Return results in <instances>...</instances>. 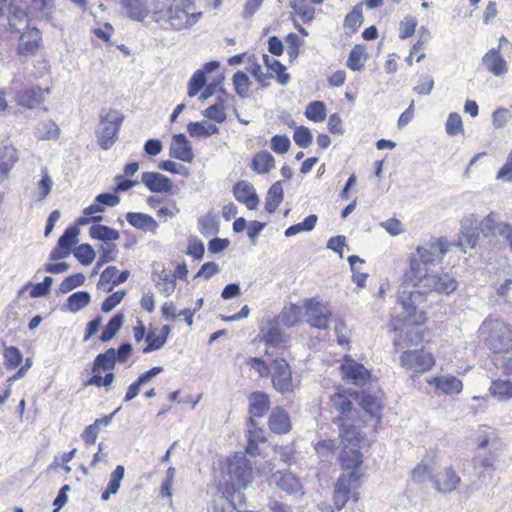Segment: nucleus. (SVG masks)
I'll return each mask as SVG.
<instances>
[{"label": "nucleus", "instance_id": "obj_19", "mask_svg": "<svg viewBox=\"0 0 512 512\" xmlns=\"http://www.w3.org/2000/svg\"><path fill=\"white\" fill-rule=\"evenodd\" d=\"M141 181L151 192L167 193L172 189V181L158 172L142 173Z\"/></svg>", "mask_w": 512, "mask_h": 512}, {"label": "nucleus", "instance_id": "obj_20", "mask_svg": "<svg viewBox=\"0 0 512 512\" xmlns=\"http://www.w3.org/2000/svg\"><path fill=\"white\" fill-rule=\"evenodd\" d=\"M41 41L39 29L33 27L22 33L19 39L18 51L22 55H34Z\"/></svg>", "mask_w": 512, "mask_h": 512}, {"label": "nucleus", "instance_id": "obj_17", "mask_svg": "<svg viewBox=\"0 0 512 512\" xmlns=\"http://www.w3.org/2000/svg\"><path fill=\"white\" fill-rule=\"evenodd\" d=\"M233 195L237 201L245 204L249 210H254L259 204V198L252 184L239 181L233 187Z\"/></svg>", "mask_w": 512, "mask_h": 512}, {"label": "nucleus", "instance_id": "obj_2", "mask_svg": "<svg viewBox=\"0 0 512 512\" xmlns=\"http://www.w3.org/2000/svg\"><path fill=\"white\" fill-rule=\"evenodd\" d=\"M253 480L252 465L243 453H235L227 459L222 469L223 496L234 507L245 505V490Z\"/></svg>", "mask_w": 512, "mask_h": 512}, {"label": "nucleus", "instance_id": "obj_9", "mask_svg": "<svg viewBox=\"0 0 512 512\" xmlns=\"http://www.w3.org/2000/svg\"><path fill=\"white\" fill-rule=\"evenodd\" d=\"M271 380L273 388L282 394L294 390L292 371L288 362L283 358H277L271 363Z\"/></svg>", "mask_w": 512, "mask_h": 512}, {"label": "nucleus", "instance_id": "obj_6", "mask_svg": "<svg viewBox=\"0 0 512 512\" xmlns=\"http://www.w3.org/2000/svg\"><path fill=\"white\" fill-rule=\"evenodd\" d=\"M201 16V12L189 13L179 4H163L155 11L156 21L167 24L173 30L192 27L199 21Z\"/></svg>", "mask_w": 512, "mask_h": 512}, {"label": "nucleus", "instance_id": "obj_37", "mask_svg": "<svg viewBox=\"0 0 512 512\" xmlns=\"http://www.w3.org/2000/svg\"><path fill=\"white\" fill-rule=\"evenodd\" d=\"M156 282V287L159 290L161 294H163L165 297H169L173 294L176 288V280L175 276L171 275L170 273L166 272L165 270H162L159 274L157 279H154Z\"/></svg>", "mask_w": 512, "mask_h": 512}, {"label": "nucleus", "instance_id": "obj_52", "mask_svg": "<svg viewBox=\"0 0 512 512\" xmlns=\"http://www.w3.org/2000/svg\"><path fill=\"white\" fill-rule=\"evenodd\" d=\"M364 50L360 46H355L348 57L347 66L353 71H360L364 66Z\"/></svg>", "mask_w": 512, "mask_h": 512}, {"label": "nucleus", "instance_id": "obj_11", "mask_svg": "<svg viewBox=\"0 0 512 512\" xmlns=\"http://www.w3.org/2000/svg\"><path fill=\"white\" fill-rule=\"evenodd\" d=\"M307 322L317 329L329 328L332 312L330 308L315 299L305 302Z\"/></svg>", "mask_w": 512, "mask_h": 512}, {"label": "nucleus", "instance_id": "obj_31", "mask_svg": "<svg viewBox=\"0 0 512 512\" xmlns=\"http://www.w3.org/2000/svg\"><path fill=\"white\" fill-rule=\"evenodd\" d=\"M89 235L92 239L100 240L106 243L116 241L120 238V234L117 230L106 226V225H92L89 229Z\"/></svg>", "mask_w": 512, "mask_h": 512}, {"label": "nucleus", "instance_id": "obj_1", "mask_svg": "<svg viewBox=\"0 0 512 512\" xmlns=\"http://www.w3.org/2000/svg\"><path fill=\"white\" fill-rule=\"evenodd\" d=\"M447 253L446 242L442 238H432L416 247L408 256L402 282L397 292V303L403 310V320L407 326L422 325L427 320L434 295H449L458 287L457 280L448 273L431 270L442 262Z\"/></svg>", "mask_w": 512, "mask_h": 512}, {"label": "nucleus", "instance_id": "obj_35", "mask_svg": "<svg viewBox=\"0 0 512 512\" xmlns=\"http://www.w3.org/2000/svg\"><path fill=\"white\" fill-rule=\"evenodd\" d=\"M274 165V157L267 151L257 153L252 160V169L259 174L269 172Z\"/></svg>", "mask_w": 512, "mask_h": 512}, {"label": "nucleus", "instance_id": "obj_13", "mask_svg": "<svg viewBox=\"0 0 512 512\" xmlns=\"http://www.w3.org/2000/svg\"><path fill=\"white\" fill-rule=\"evenodd\" d=\"M271 481L278 488L295 497H301L304 494L299 479L289 471H276L272 474Z\"/></svg>", "mask_w": 512, "mask_h": 512}, {"label": "nucleus", "instance_id": "obj_57", "mask_svg": "<svg viewBox=\"0 0 512 512\" xmlns=\"http://www.w3.org/2000/svg\"><path fill=\"white\" fill-rule=\"evenodd\" d=\"M198 224L199 230L204 236H212L218 232V224L213 216L202 217Z\"/></svg>", "mask_w": 512, "mask_h": 512}, {"label": "nucleus", "instance_id": "obj_46", "mask_svg": "<svg viewBox=\"0 0 512 512\" xmlns=\"http://www.w3.org/2000/svg\"><path fill=\"white\" fill-rule=\"evenodd\" d=\"M98 251L100 256L96 263V268H100L106 263L115 261L118 249L114 243H106L101 244L98 248Z\"/></svg>", "mask_w": 512, "mask_h": 512}, {"label": "nucleus", "instance_id": "obj_28", "mask_svg": "<svg viewBox=\"0 0 512 512\" xmlns=\"http://www.w3.org/2000/svg\"><path fill=\"white\" fill-rule=\"evenodd\" d=\"M301 316V308L296 304H289L284 306L280 314L274 319L280 324L287 328L295 326Z\"/></svg>", "mask_w": 512, "mask_h": 512}, {"label": "nucleus", "instance_id": "obj_62", "mask_svg": "<svg viewBox=\"0 0 512 512\" xmlns=\"http://www.w3.org/2000/svg\"><path fill=\"white\" fill-rule=\"evenodd\" d=\"M125 469L122 465H118L110 475V480L107 485L109 492L116 494L121 486V480L124 477Z\"/></svg>", "mask_w": 512, "mask_h": 512}, {"label": "nucleus", "instance_id": "obj_64", "mask_svg": "<svg viewBox=\"0 0 512 512\" xmlns=\"http://www.w3.org/2000/svg\"><path fill=\"white\" fill-rule=\"evenodd\" d=\"M290 139L285 135H275L271 138V149L278 154L286 153L290 148Z\"/></svg>", "mask_w": 512, "mask_h": 512}, {"label": "nucleus", "instance_id": "obj_36", "mask_svg": "<svg viewBox=\"0 0 512 512\" xmlns=\"http://www.w3.org/2000/svg\"><path fill=\"white\" fill-rule=\"evenodd\" d=\"M360 405L364 412L371 418H381L383 406L376 397L363 394L360 399Z\"/></svg>", "mask_w": 512, "mask_h": 512}, {"label": "nucleus", "instance_id": "obj_25", "mask_svg": "<svg viewBox=\"0 0 512 512\" xmlns=\"http://www.w3.org/2000/svg\"><path fill=\"white\" fill-rule=\"evenodd\" d=\"M333 407L341 413L335 422H342L343 418L358 417L359 412L352 407L351 400L344 394L336 393L331 397Z\"/></svg>", "mask_w": 512, "mask_h": 512}, {"label": "nucleus", "instance_id": "obj_50", "mask_svg": "<svg viewBox=\"0 0 512 512\" xmlns=\"http://www.w3.org/2000/svg\"><path fill=\"white\" fill-rule=\"evenodd\" d=\"M233 85L235 92L242 98L248 96L250 81L248 76L241 71H238L233 76Z\"/></svg>", "mask_w": 512, "mask_h": 512}, {"label": "nucleus", "instance_id": "obj_59", "mask_svg": "<svg viewBox=\"0 0 512 512\" xmlns=\"http://www.w3.org/2000/svg\"><path fill=\"white\" fill-rule=\"evenodd\" d=\"M293 139L299 147L307 148L312 143V134L308 128L300 126L296 128Z\"/></svg>", "mask_w": 512, "mask_h": 512}, {"label": "nucleus", "instance_id": "obj_10", "mask_svg": "<svg viewBox=\"0 0 512 512\" xmlns=\"http://www.w3.org/2000/svg\"><path fill=\"white\" fill-rule=\"evenodd\" d=\"M435 359L424 350H408L400 356V365L409 372L424 373L432 368Z\"/></svg>", "mask_w": 512, "mask_h": 512}, {"label": "nucleus", "instance_id": "obj_4", "mask_svg": "<svg viewBox=\"0 0 512 512\" xmlns=\"http://www.w3.org/2000/svg\"><path fill=\"white\" fill-rule=\"evenodd\" d=\"M352 460L347 459V455L342 459V465L348 472L343 473L337 480L334 490V504L338 510H341L350 498L351 487L359 479L358 468L362 464V454L352 451Z\"/></svg>", "mask_w": 512, "mask_h": 512}, {"label": "nucleus", "instance_id": "obj_18", "mask_svg": "<svg viewBox=\"0 0 512 512\" xmlns=\"http://www.w3.org/2000/svg\"><path fill=\"white\" fill-rule=\"evenodd\" d=\"M483 65L494 76H503L508 72L507 61L500 53V46L498 48L490 49L482 58Z\"/></svg>", "mask_w": 512, "mask_h": 512}, {"label": "nucleus", "instance_id": "obj_3", "mask_svg": "<svg viewBox=\"0 0 512 512\" xmlns=\"http://www.w3.org/2000/svg\"><path fill=\"white\" fill-rule=\"evenodd\" d=\"M477 337L493 353L512 351V325L503 319L485 318L478 328Z\"/></svg>", "mask_w": 512, "mask_h": 512}, {"label": "nucleus", "instance_id": "obj_58", "mask_svg": "<svg viewBox=\"0 0 512 512\" xmlns=\"http://www.w3.org/2000/svg\"><path fill=\"white\" fill-rule=\"evenodd\" d=\"M79 229L76 226L68 227L58 240L60 246H65L69 249L74 246L78 241Z\"/></svg>", "mask_w": 512, "mask_h": 512}, {"label": "nucleus", "instance_id": "obj_48", "mask_svg": "<svg viewBox=\"0 0 512 512\" xmlns=\"http://www.w3.org/2000/svg\"><path fill=\"white\" fill-rule=\"evenodd\" d=\"M348 262L351 267V271L353 273L352 279L353 281L359 286L364 287L366 279L368 277L367 273L361 272L360 269L357 267V264H363L364 260L359 258L356 255H351L348 258Z\"/></svg>", "mask_w": 512, "mask_h": 512}, {"label": "nucleus", "instance_id": "obj_44", "mask_svg": "<svg viewBox=\"0 0 512 512\" xmlns=\"http://www.w3.org/2000/svg\"><path fill=\"white\" fill-rule=\"evenodd\" d=\"M318 217L315 214L307 216L302 223H298L288 227L284 234L286 237L294 236L300 232H309L314 229Z\"/></svg>", "mask_w": 512, "mask_h": 512}, {"label": "nucleus", "instance_id": "obj_49", "mask_svg": "<svg viewBox=\"0 0 512 512\" xmlns=\"http://www.w3.org/2000/svg\"><path fill=\"white\" fill-rule=\"evenodd\" d=\"M73 255L82 265L88 266L95 259V251L90 244H81L73 250Z\"/></svg>", "mask_w": 512, "mask_h": 512}, {"label": "nucleus", "instance_id": "obj_41", "mask_svg": "<svg viewBox=\"0 0 512 512\" xmlns=\"http://www.w3.org/2000/svg\"><path fill=\"white\" fill-rule=\"evenodd\" d=\"M480 231L485 235L500 233L503 228V223L499 222V215L495 212H490L483 220L479 221Z\"/></svg>", "mask_w": 512, "mask_h": 512}, {"label": "nucleus", "instance_id": "obj_23", "mask_svg": "<svg viewBox=\"0 0 512 512\" xmlns=\"http://www.w3.org/2000/svg\"><path fill=\"white\" fill-rule=\"evenodd\" d=\"M428 383L430 385L434 384L438 390L447 395L458 394L463 388L462 382L458 378L450 375L431 378L428 380Z\"/></svg>", "mask_w": 512, "mask_h": 512}, {"label": "nucleus", "instance_id": "obj_26", "mask_svg": "<svg viewBox=\"0 0 512 512\" xmlns=\"http://www.w3.org/2000/svg\"><path fill=\"white\" fill-rule=\"evenodd\" d=\"M127 222L136 229L156 233L158 223L148 214L129 212L126 214Z\"/></svg>", "mask_w": 512, "mask_h": 512}, {"label": "nucleus", "instance_id": "obj_8", "mask_svg": "<svg viewBox=\"0 0 512 512\" xmlns=\"http://www.w3.org/2000/svg\"><path fill=\"white\" fill-rule=\"evenodd\" d=\"M480 223L478 217L473 214H466L460 222V234L457 246L464 252L477 245L479 239Z\"/></svg>", "mask_w": 512, "mask_h": 512}, {"label": "nucleus", "instance_id": "obj_43", "mask_svg": "<svg viewBox=\"0 0 512 512\" xmlns=\"http://www.w3.org/2000/svg\"><path fill=\"white\" fill-rule=\"evenodd\" d=\"M124 317L122 314L114 315L105 326L104 330L101 333L100 340L102 342L110 341L117 332L121 329L123 325Z\"/></svg>", "mask_w": 512, "mask_h": 512}, {"label": "nucleus", "instance_id": "obj_39", "mask_svg": "<svg viewBox=\"0 0 512 512\" xmlns=\"http://www.w3.org/2000/svg\"><path fill=\"white\" fill-rule=\"evenodd\" d=\"M91 300V296L86 291H79L73 293L67 298L65 307L72 313H76L82 308L86 307Z\"/></svg>", "mask_w": 512, "mask_h": 512}, {"label": "nucleus", "instance_id": "obj_15", "mask_svg": "<svg viewBox=\"0 0 512 512\" xmlns=\"http://www.w3.org/2000/svg\"><path fill=\"white\" fill-rule=\"evenodd\" d=\"M341 371L343 377L352 381L355 385L362 386L366 384L370 378L369 370L350 358L344 360V363L341 365Z\"/></svg>", "mask_w": 512, "mask_h": 512}, {"label": "nucleus", "instance_id": "obj_45", "mask_svg": "<svg viewBox=\"0 0 512 512\" xmlns=\"http://www.w3.org/2000/svg\"><path fill=\"white\" fill-rule=\"evenodd\" d=\"M311 4L306 3V0H293L291 7L303 22H309L315 14V9Z\"/></svg>", "mask_w": 512, "mask_h": 512}, {"label": "nucleus", "instance_id": "obj_33", "mask_svg": "<svg viewBox=\"0 0 512 512\" xmlns=\"http://www.w3.org/2000/svg\"><path fill=\"white\" fill-rule=\"evenodd\" d=\"M435 463L432 458L423 459L412 471V478L417 483H423L427 479L433 480Z\"/></svg>", "mask_w": 512, "mask_h": 512}, {"label": "nucleus", "instance_id": "obj_60", "mask_svg": "<svg viewBox=\"0 0 512 512\" xmlns=\"http://www.w3.org/2000/svg\"><path fill=\"white\" fill-rule=\"evenodd\" d=\"M203 115L217 123H222L226 120V113L222 104H213L203 111Z\"/></svg>", "mask_w": 512, "mask_h": 512}, {"label": "nucleus", "instance_id": "obj_12", "mask_svg": "<svg viewBox=\"0 0 512 512\" xmlns=\"http://www.w3.org/2000/svg\"><path fill=\"white\" fill-rule=\"evenodd\" d=\"M32 17L26 9L21 5L18 0L9 2V9L7 10V28L9 30L21 31L24 27L28 26Z\"/></svg>", "mask_w": 512, "mask_h": 512}, {"label": "nucleus", "instance_id": "obj_53", "mask_svg": "<svg viewBox=\"0 0 512 512\" xmlns=\"http://www.w3.org/2000/svg\"><path fill=\"white\" fill-rule=\"evenodd\" d=\"M206 83V77L204 71L197 70L191 77L188 83V96L194 97L204 87Z\"/></svg>", "mask_w": 512, "mask_h": 512}, {"label": "nucleus", "instance_id": "obj_14", "mask_svg": "<svg viewBox=\"0 0 512 512\" xmlns=\"http://www.w3.org/2000/svg\"><path fill=\"white\" fill-rule=\"evenodd\" d=\"M461 483L460 476L452 467H445L433 476L434 489L442 494L451 493Z\"/></svg>", "mask_w": 512, "mask_h": 512}, {"label": "nucleus", "instance_id": "obj_55", "mask_svg": "<svg viewBox=\"0 0 512 512\" xmlns=\"http://www.w3.org/2000/svg\"><path fill=\"white\" fill-rule=\"evenodd\" d=\"M4 358L6 367L8 369H14L18 367L23 360L20 350L14 346L6 347Z\"/></svg>", "mask_w": 512, "mask_h": 512}, {"label": "nucleus", "instance_id": "obj_30", "mask_svg": "<svg viewBox=\"0 0 512 512\" xmlns=\"http://www.w3.org/2000/svg\"><path fill=\"white\" fill-rule=\"evenodd\" d=\"M489 392L501 401L512 399V380L508 378H499L492 381Z\"/></svg>", "mask_w": 512, "mask_h": 512}, {"label": "nucleus", "instance_id": "obj_63", "mask_svg": "<svg viewBox=\"0 0 512 512\" xmlns=\"http://www.w3.org/2000/svg\"><path fill=\"white\" fill-rule=\"evenodd\" d=\"M248 72L256 78V80L262 87L269 86V79L271 78L272 75L270 73H264L262 71L261 66L258 63L251 62L248 68Z\"/></svg>", "mask_w": 512, "mask_h": 512}, {"label": "nucleus", "instance_id": "obj_16", "mask_svg": "<svg viewBox=\"0 0 512 512\" xmlns=\"http://www.w3.org/2000/svg\"><path fill=\"white\" fill-rule=\"evenodd\" d=\"M169 155L183 162L190 163L194 158L191 143L184 134H176L172 137L169 147Z\"/></svg>", "mask_w": 512, "mask_h": 512}, {"label": "nucleus", "instance_id": "obj_24", "mask_svg": "<svg viewBox=\"0 0 512 512\" xmlns=\"http://www.w3.org/2000/svg\"><path fill=\"white\" fill-rule=\"evenodd\" d=\"M270 429L277 434H284L290 431L291 422L288 413L282 408H275L268 421Z\"/></svg>", "mask_w": 512, "mask_h": 512}, {"label": "nucleus", "instance_id": "obj_56", "mask_svg": "<svg viewBox=\"0 0 512 512\" xmlns=\"http://www.w3.org/2000/svg\"><path fill=\"white\" fill-rule=\"evenodd\" d=\"M52 185V179L49 177L47 172H45L42 179L38 182L35 200L38 202L43 201L50 194Z\"/></svg>", "mask_w": 512, "mask_h": 512}, {"label": "nucleus", "instance_id": "obj_38", "mask_svg": "<svg viewBox=\"0 0 512 512\" xmlns=\"http://www.w3.org/2000/svg\"><path fill=\"white\" fill-rule=\"evenodd\" d=\"M122 4L129 17L141 21L147 16L145 0H122Z\"/></svg>", "mask_w": 512, "mask_h": 512}, {"label": "nucleus", "instance_id": "obj_21", "mask_svg": "<svg viewBox=\"0 0 512 512\" xmlns=\"http://www.w3.org/2000/svg\"><path fill=\"white\" fill-rule=\"evenodd\" d=\"M275 319H269L260 328V334L264 342L272 347H276L284 342V334Z\"/></svg>", "mask_w": 512, "mask_h": 512}, {"label": "nucleus", "instance_id": "obj_29", "mask_svg": "<svg viewBox=\"0 0 512 512\" xmlns=\"http://www.w3.org/2000/svg\"><path fill=\"white\" fill-rule=\"evenodd\" d=\"M250 413L254 417H262L270 406L269 397L263 392H254L249 396Z\"/></svg>", "mask_w": 512, "mask_h": 512}, {"label": "nucleus", "instance_id": "obj_42", "mask_svg": "<svg viewBox=\"0 0 512 512\" xmlns=\"http://www.w3.org/2000/svg\"><path fill=\"white\" fill-rule=\"evenodd\" d=\"M59 127L52 121L40 123L35 131V136L41 140H52L59 137Z\"/></svg>", "mask_w": 512, "mask_h": 512}, {"label": "nucleus", "instance_id": "obj_40", "mask_svg": "<svg viewBox=\"0 0 512 512\" xmlns=\"http://www.w3.org/2000/svg\"><path fill=\"white\" fill-rule=\"evenodd\" d=\"M263 61L267 68L277 74V82L286 85L290 81V75L285 73V66L274 57L263 55Z\"/></svg>", "mask_w": 512, "mask_h": 512}, {"label": "nucleus", "instance_id": "obj_7", "mask_svg": "<svg viewBox=\"0 0 512 512\" xmlns=\"http://www.w3.org/2000/svg\"><path fill=\"white\" fill-rule=\"evenodd\" d=\"M99 117L101 130L98 133V143L102 149L108 150L116 141L123 116L117 110L103 108Z\"/></svg>", "mask_w": 512, "mask_h": 512}, {"label": "nucleus", "instance_id": "obj_34", "mask_svg": "<svg viewBox=\"0 0 512 512\" xmlns=\"http://www.w3.org/2000/svg\"><path fill=\"white\" fill-rule=\"evenodd\" d=\"M116 363V350L113 348L108 349L106 352L97 355L94 360L92 372L112 370Z\"/></svg>", "mask_w": 512, "mask_h": 512}, {"label": "nucleus", "instance_id": "obj_61", "mask_svg": "<svg viewBox=\"0 0 512 512\" xmlns=\"http://www.w3.org/2000/svg\"><path fill=\"white\" fill-rule=\"evenodd\" d=\"M334 330L338 344L342 347H347L350 342L351 330L343 321L337 322Z\"/></svg>", "mask_w": 512, "mask_h": 512}, {"label": "nucleus", "instance_id": "obj_47", "mask_svg": "<svg viewBox=\"0 0 512 512\" xmlns=\"http://www.w3.org/2000/svg\"><path fill=\"white\" fill-rule=\"evenodd\" d=\"M305 116L314 122H322L326 118V106L321 101H313L308 104Z\"/></svg>", "mask_w": 512, "mask_h": 512}, {"label": "nucleus", "instance_id": "obj_27", "mask_svg": "<svg viewBox=\"0 0 512 512\" xmlns=\"http://www.w3.org/2000/svg\"><path fill=\"white\" fill-rule=\"evenodd\" d=\"M54 10V0H32L29 14L32 18L50 20Z\"/></svg>", "mask_w": 512, "mask_h": 512}, {"label": "nucleus", "instance_id": "obj_54", "mask_svg": "<svg viewBox=\"0 0 512 512\" xmlns=\"http://www.w3.org/2000/svg\"><path fill=\"white\" fill-rule=\"evenodd\" d=\"M85 282V276L82 273H77L71 276L66 277L61 284L59 285L60 293H68L75 289L76 287L81 286Z\"/></svg>", "mask_w": 512, "mask_h": 512}, {"label": "nucleus", "instance_id": "obj_5", "mask_svg": "<svg viewBox=\"0 0 512 512\" xmlns=\"http://www.w3.org/2000/svg\"><path fill=\"white\" fill-rule=\"evenodd\" d=\"M362 423H364V420L360 415L353 418H343L342 422H339V438L345 447L342 459L347 455V459L351 461L353 458L352 451L360 453L356 447L363 448L366 446L367 439L361 430Z\"/></svg>", "mask_w": 512, "mask_h": 512}, {"label": "nucleus", "instance_id": "obj_32", "mask_svg": "<svg viewBox=\"0 0 512 512\" xmlns=\"http://www.w3.org/2000/svg\"><path fill=\"white\" fill-rule=\"evenodd\" d=\"M284 198L282 182H275L268 190L265 200V210L274 213Z\"/></svg>", "mask_w": 512, "mask_h": 512}, {"label": "nucleus", "instance_id": "obj_22", "mask_svg": "<svg viewBox=\"0 0 512 512\" xmlns=\"http://www.w3.org/2000/svg\"><path fill=\"white\" fill-rule=\"evenodd\" d=\"M46 92L48 91L39 87L23 89L17 93V104L27 108H34L43 102Z\"/></svg>", "mask_w": 512, "mask_h": 512}, {"label": "nucleus", "instance_id": "obj_51", "mask_svg": "<svg viewBox=\"0 0 512 512\" xmlns=\"http://www.w3.org/2000/svg\"><path fill=\"white\" fill-rule=\"evenodd\" d=\"M445 131L449 136H456L463 132L462 118L458 113L452 112L448 115Z\"/></svg>", "mask_w": 512, "mask_h": 512}]
</instances>
